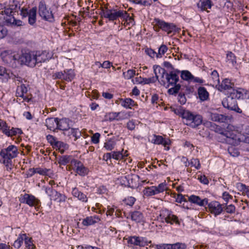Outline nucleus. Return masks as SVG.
Segmentation results:
<instances>
[{
  "mask_svg": "<svg viewBox=\"0 0 249 249\" xmlns=\"http://www.w3.org/2000/svg\"><path fill=\"white\" fill-rule=\"evenodd\" d=\"M158 218L162 223L165 222L167 224L171 225L173 224L174 223L178 225L180 224L178 216L173 214L172 211L166 208L162 209L160 211Z\"/></svg>",
  "mask_w": 249,
  "mask_h": 249,
  "instance_id": "4",
  "label": "nucleus"
},
{
  "mask_svg": "<svg viewBox=\"0 0 249 249\" xmlns=\"http://www.w3.org/2000/svg\"><path fill=\"white\" fill-rule=\"evenodd\" d=\"M153 69L154 72L155 74V76L154 77H157V80H159V74L161 75L162 78H163L165 75V73H167L166 71L164 68H162L159 65H154Z\"/></svg>",
  "mask_w": 249,
  "mask_h": 249,
  "instance_id": "37",
  "label": "nucleus"
},
{
  "mask_svg": "<svg viewBox=\"0 0 249 249\" xmlns=\"http://www.w3.org/2000/svg\"><path fill=\"white\" fill-rule=\"evenodd\" d=\"M228 95L235 100L249 99V91L242 88L233 89Z\"/></svg>",
  "mask_w": 249,
  "mask_h": 249,
  "instance_id": "12",
  "label": "nucleus"
},
{
  "mask_svg": "<svg viewBox=\"0 0 249 249\" xmlns=\"http://www.w3.org/2000/svg\"><path fill=\"white\" fill-rule=\"evenodd\" d=\"M58 118H49L46 120L45 124L47 128L53 131L56 129L55 125H57Z\"/></svg>",
  "mask_w": 249,
  "mask_h": 249,
  "instance_id": "33",
  "label": "nucleus"
},
{
  "mask_svg": "<svg viewBox=\"0 0 249 249\" xmlns=\"http://www.w3.org/2000/svg\"><path fill=\"white\" fill-rule=\"evenodd\" d=\"M180 72L181 73L180 77L184 80L191 81L194 78V75L189 71L183 70Z\"/></svg>",
  "mask_w": 249,
  "mask_h": 249,
  "instance_id": "40",
  "label": "nucleus"
},
{
  "mask_svg": "<svg viewBox=\"0 0 249 249\" xmlns=\"http://www.w3.org/2000/svg\"><path fill=\"white\" fill-rule=\"evenodd\" d=\"M10 126L8 125L7 123L3 121L0 120V130L5 135H9V132H8L9 130Z\"/></svg>",
  "mask_w": 249,
  "mask_h": 249,
  "instance_id": "44",
  "label": "nucleus"
},
{
  "mask_svg": "<svg viewBox=\"0 0 249 249\" xmlns=\"http://www.w3.org/2000/svg\"><path fill=\"white\" fill-rule=\"evenodd\" d=\"M71 121L68 118H64L62 119L57 118V125L56 129L64 131L70 128V123Z\"/></svg>",
  "mask_w": 249,
  "mask_h": 249,
  "instance_id": "24",
  "label": "nucleus"
},
{
  "mask_svg": "<svg viewBox=\"0 0 249 249\" xmlns=\"http://www.w3.org/2000/svg\"><path fill=\"white\" fill-rule=\"evenodd\" d=\"M36 7H34L30 10L27 8H22L20 11V14L22 16V18H28V23L34 26L36 21Z\"/></svg>",
  "mask_w": 249,
  "mask_h": 249,
  "instance_id": "11",
  "label": "nucleus"
},
{
  "mask_svg": "<svg viewBox=\"0 0 249 249\" xmlns=\"http://www.w3.org/2000/svg\"><path fill=\"white\" fill-rule=\"evenodd\" d=\"M109 121L113 120L120 121L127 119V114L124 112L121 111L119 112H112L108 114Z\"/></svg>",
  "mask_w": 249,
  "mask_h": 249,
  "instance_id": "27",
  "label": "nucleus"
},
{
  "mask_svg": "<svg viewBox=\"0 0 249 249\" xmlns=\"http://www.w3.org/2000/svg\"><path fill=\"white\" fill-rule=\"evenodd\" d=\"M131 219L136 223H141L144 221L143 213L138 211H135L130 213Z\"/></svg>",
  "mask_w": 249,
  "mask_h": 249,
  "instance_id": "30",
  "label": "nucleus"
},
{
  "mask_svg": "<svg viewBox=\"0 0 249 249\" xmlns=\"http://www.w3.org/2000/svg\"><path fill=\"white\" fill-rule=\"evenodd\" d=\"M228 62L231 63L232 66L236 64V56L231 52H228L226 57Z\"/></svg>",
  "mask_w": 249,
  "mask_h": 249,
  "instance_id": "49",
  "label": "nucleus"
},
{
  "mask_svg": "<svg viewBox=\"0 0 249 249\" xmlns=\"http://www.w3.org/2000/svg\"><path fill=\"white\" fill-rule=\"evenodd\" d=\"M151 241H148L146 237L133 236L128 237V243L139 247H144L151 243Z\"/></svg>",
  "mask_w": 249,
  "mask_h": 249,
  "instance_id": "15",
  "label": "nucleus"
},
{
  "mask_svg": "<svg viewBox=\"0 0 249 249\" xmlns=\"http://www.w3.org/2000/svg\"><path fill=\"white\" fill-rule=\"evenodd\" d=\"M211 77L214 82L220 83L219 74L216 70H213L211 73Z\"/></svg>",
  "mask_w": 249,
  "mask_h": 249,
  "instance_id": "61",
  "label": "nucleus"
},
{
  "mask_svg": "<svg viewBox=\"0 0 249 249\" xmlns=\"http://www.w3.org/2000/svg\"><path fill=\"white\" fill-rule=\"evenodd\" d=\"M167 50L168 47L167 46L164 44H162L159 48L158 53L156 55V57L157 58H161L162 55H163L167 52Z\"/></svg>",
  "mask_w": 249,
  "mask_h": 249,
  "instance_id": "47",
  "label": "nucleus"
},
{
  "mask_svg": "<svg viewBox=\"0 0 249 249\" xmlns=\"http://www.w3.org/2000/svg\"><path fill=\"white\" fill-rule=\"evenodd\" d=\"M52 77L53 79L64 80V74L63 71L56 72L53 74Z\"/></svg>",
  "mask_w": 249,
  "mask_h": 249,
  "instance_id": "60",
  "label": "nucleus"
},
{
  "mask_svg": "<svg viewBox=\"0 0 249 249\" xmlns=\"http://www.w3.org/2000/svg\"><path fill=\"white\" fill-rule=\"evenodd\" d=\"M116 144L113 139H109L105 142L104 147L107 150L111 151L114 148Z\"/></svg>",
  "mask_w": 249,
  "mask_h": 249,
  "instance_id": "43",
  "label": "nucleus"
},
{
  "mask_svg": "<svg viewBox=\"0 0 249 249\" xmlns=\"http://www.w3.org/2000/svg\"><path fill=\"white\" fill-rule=\"evenodd\" d=\"M143 192V194L147 196H151L157 195L155 191V186L145 187Z\"/></svg>",
  "mask_w": 249,
  "mask_h": 249,
  "instance_id": "42",
  "label": "nucleus"
},
{
  "mask_svg": "<svg viewBox=\"0 0 249 249\" xmlns=\"http://www.w3.org/2000/svg\"><path fill=\"white\" fill-rule=\"evenodd\" d=\"M213 5V1L211 0H199L197 3V6L201 11H207L211 9Z\"/></svg>",
  "mask_w": 249,
  "mask_h": 249,
  "instance_id": "26",
  "label": "nucleus"
},
{
  "mask_svg": "<svg viewBox=\"0 0 249 249\" xmlns=\"http://www.w3.org/2000/svg\"><path fill=\"white\" fill-rule=\"evenodd\" d=\"M209 118L213 122L225 123L228 121V117L225 115L216 112H210L209 113Z\"/></svg>",
  "mask_w": 249,
  "mask_h": 249,
  "instance_id": "25",
  "label": "nucleus"
},
{
  "mask_svg": "<svg viewBox=\"0 0 249 249\" xmlns=\"http://www.w3.org/2000/svg\"><path fill=\"white\" fill-rule=\"evenodd\" d=\"M123 16L122 17V19L124 20H125V21H129L130 23H131L132 25L133 24L132 23L134 22V18L130 16L129 14L125 11H124V13L123 14Z\"/></svg>",
  "mask_w": 249,
  "mask_h": 249,
  "instance_id": "63",
  "label": "nucleus"
},
{
  "mask_svg": "<svg viewBox=\"0 0 249 249\" xmlns=\"http://www.w3.org/2000/svg\"><path fill=\"white\" fill-rule=\"evenodd\" d=\"M64 80L68 82L71 81L75 76L74 70L71 69L64 70Z\"/></svg>",
  "mask_w": 249,
  "mask_h": 249,
  "instance_id": "36",
  "label": "nucleus"
},
{
  "mask_svg": "<svg viewBox=\"0 0 249 249\" xmlns=\"http://www.w3.org/2000/svg\"><path fill=\"white\" fill-rule=\"evenodd\" d=\"M145 53L149 56L151 58H154L155 56L156 57L157 53L151 48H146L145 49Z\"/></svg>",
  "mask_w": 249,
  "mask_h": 249,
  "instance_id": "64",
  "label": "nucleus"
},
{
  "mask_svg": "<svg viewBox=\"0 0 249 249\" xmlns=\"http://www.w3.org/2000/svg\"><path fill=\"white\" fill-rule=\"evenodd\" d=\"M18 154L17 147L14 145H10L7 148L1 150L0 156L3 160H7V162H8L11 161L12 159L17 157Z\"/></svg>",
  "mask_w": 249,
  "mask_h": 249,
  "instance_id": "8",
  "label": "nucleus"
},
{
  "mask_svg": "<svg viewBox=\"0 0 249 249\" xmlns=\"http://www.w3.org/2000/svg\"><path fill=\"white\" fill-rule=\"evenodd\" d=\"M168 247L170 249H186L187 245L185 243L177 242L175 244H169Z\"/></svg>",
  "mask_w": 249,
  "mask_h": 249,
  "instance_id": "48",
  "label": "nucleus"
},
{
  "mask_svg": "<svg viewBox=\"0 0 249 249\" xmlns=\"http://www.w3.org/2000/svg\"><path fill=\"white\" fill-rule=\"evenodd\" d=\"M124 10L112 8L108 9L107 6L102 8L100 15L101 17L107 18L110 21L116 20L119 18H122Z\"/></svg>",
  "mask_w": 249,
  "mask_h": 249,
  "instance_id": "3",
  "label": "nucleus"
},
{
  "mask_svg": "<svg viewBox=\"0 0 249 249\" xmlns=\"http://www.w3.org/2000/svg\"><path fill=\"white\" fill-rule=\"evenodd\" d=\"M18 9H20V7L14 1L12 4L5 6L4 10L0 12V24L6 25H21L22 21L17 20L14 17L15 13H18Z\"/></svg>",
  "mask_w": 249,
  "mask_h": 249,
  "instance_id": "1",
  "label": "nucleus"
},
{
  "mask_svg": "<svg viewBox=\"0 0 249 249\" xmlns=\"http://www.w3.org/2000/svg\"><path fill=\"white\" fill-rule=\"evenodd\" d=\"M136 71L135 70L130 69L127 70L126 72H124L123 75L125 79H130L135 75Z\"/></svg>",
  "mask_w": 249,
  "mask_h": 249,
  "instance_id": "52",
  "label": "nucleus"
},
{
  "mask_svg": "<svg viewBox=\"0 0 249 249\" xmlns=\"http://www.w3.org/2000/svg\"><path fill=\"white\" fill-rule=\"evenodd\" d=\"M54 147L57 148L61 154H63L65 150L68 149L69 145L63 142L57 141L55 142Z\"/></svg>",
  "mask_w": 249,
  "mask_h": 249,
  "instance_id": "39",
  "label": "nucleus"
},
{
  "mask_svg": "<svg viewBox=\"0 0 249 249\" xmlns=\"http://www.w3.org/2000/svg\"><path fill=\"white\" fill-rule=\"evenodd\" d=\"M12 73L10 75L5 68L0 66V78H2L3 80L7 81L9 79L14 78L12 77Z\"/></svg>",
  "mask_w": 249,
  "mask_h": 249,
  "instance_id": "38",
  "label": "nucleus"
},
{
  "mask_svg": "<svg viewBox=\"0 0 249 249\" xmlns=\"http://www.w3.org/2000/svg\"><path fill=\"white\" fill-rule=\"evenodd\" d=\"M99 221H100V218L98 215L87 216L82 220L81 225L84 227H87L93 225Z\"/></svg>",
  "mask_w": 249,
  "mask_h": 249,
  "instance_id": "23",
  "label": "nucleus"
},
{
  "mask_svg": "<svg viewBox=\"0 0 249 249\" xmlns=\"http://www.w3.org/2000/svg\"><path fill=\"white\" fill-rule=\"evenodd\" d=\"M203 124L206 127L210 128L211 130H213L215 128L218 129V130L215 131L220 134V136L218 137L219 141L220 142L231 145H235L237 143V141L239 139L238 138L235 131H230L227 130L220 129V128L219 127L218 125L209 121L204 122Z\"/></svg>",
  "mask_w": 249,
  "mask_h": 249,
  "instance_id": "2",
  "label": "nucleus"
},
{
  "mask_svg": "<svg viewBox=\"0 0 249 249\" xmlns=\"http://www.w3.org/2000/svg\"><path fill=\"white\" fill-rule=\"evenodd\" d=\"M71 165L74 166V171L80 176L85 177L88 175L89 168L85 167L81 161L74 159L71 161Z\"/></svg>",
  "mask_w": 249,
  "mask_h": 249,
  "instance_id": "14",
  "label": "nucleus"
},
{
  "mask_svg": "<svg viewBox=\"0 0 249 249\" xmlns=\"http://www.w3.org/2000/svg\"><path fill=\"white\" fill-rule=\"evenodd\" d=\"M23 240L24 238L22 236V234H19L17 239L15 241L13 246L15 248L18 249L21 247L22 244H23Z\"/></svg>",
  "mask_w": 249,
  "mask_h": 249,
  "instance_id": "51",
  "label": "nucleus"
},
{
  "mask_svg": "<svg viewBox=\"0 0 249 249\" xmlns=\"http://www.w3.org/2000/svg\"><path fill=\"white\" fill-rule=\"evenodd\" d=\"M223 106L229 110H233L237 113H242V110L238 107L236 100L229 95L224 99L222 102Z\"/></svg>",
  "mask_w": 249,
  "mask_h": 249,
  "instance_id": "13",
  "label": "nucleus"
},
{
  "mask_svg": "<svg viewBox=\"0 0 249 249\" xmlns=\"http://www.w3.org/2000/svg\"><path fill=\"white\" fill-rule=\"evenodd\" d=\"M151 142L155 144L163 145L165 147V149L166 150H168L170 149L169 145L171 144V141L169 139H164L161 136L154 134Z\"/></svg>",
  "mask_w": 249,
  "mask_h": 249,
  "instance_id": "19",
  "label": "nucleus"
},
{
  "mask_svg": "<svg viewBox=\"0 0 249 249\" xmlns=\"http://www.w3.org/2000/svg\"><path fill=\"white\" fill-rule=\"evenodd\" d=\"M197 94L198 98L201 102L207 101L209 99V93L206 89L203 87H199L198 88Z\"/></svg>",
  "mask_w": 249,
  "mask_h": 249,
  "instance_id": "31",
  "label": "nucleus"
},
{
  "mask_svg": "<svg viewBox=\"0 0 249 249\" xmlns=\"http://www.w3.org/2000/svg\"><path fill=\"white\" fill-rule=\"evenodd\" d=\"M188 164H190L191 166H194L196 169H199L200 168V163L198 159H193L191 160Z\"/></svg>",
  "mask_w": 249,
  "mask_h": 249,
  "instance_id": "58",
  "label": "nucleus"
},
{
  "mask_svg": "<svg viewBox=\"0 0 249 249\" xmlns=\"http://www.w3.org/2000/svg\"><path fill=\"white\" fill-rule=\"evenodd\" d=\"M22 237H23L26 248L27 249H34L35 248L34 245L32 242V239L31 237H28L26 234H22Z\"/></svg>",
  "mask_w": 249,
  "mask_h": 249,
  "instance_id": "41",
  "label": "nucleus"
},
{
  "mask_svg": "<svg viewBox=\"0 0 249 249\" xmlns=\"http://www.w3.org/2000/svg\"><path fill=\"white\" fill-rule=\"evenodd\" d=\"M188 201L199 206L204 207L208 204V199L205 198L201 199L199 196L192 195L189 197Z\"/></svg>",
  "mask_w": 249,
  "mask_h": 249,
  "instance_id": "22",
  "label": "nucleus"
},
{
  "mask_svg": "<svg viewBox=\"0 0 249 249\" xmlns=\"http://www.w3.org/2000/svg\"><path fill=\"white\" fill-rule=\"evenodd\" d=\"M155 25L159 29L170 34L172 32H176L178 30L177 26L173 23L166 22L159 18H155Z\"/></svg>",
  "mask_w": 249,
  "mask_h": 249,
  "instance_id": "10",
  "label": "nucleus"
},
{
  "mask_svg": "<svg viewBox=\"0 0 249 249\" xmlns=\"http://www.w3.org/2000/svg\"><path fill=\"white\" fill-rule=\"evenodd\" d=\"M207 205L209 211L211 213L214 214V216L220 214L224 211V208H223L224 204H221L217 201H213L210 203L208 202Z\"/></svg>",
  "mask_w": 249,
  "mask_h": 249,
  "instance_id": "16",
  "label": "nucleus"
},
{
  "mask_svg": "<svg viewBox=\"0 0 249 249\" xmlns=\"http://www.w3.org/2000/svg\"><path fill=\"white\" fill-rule=\"evenodd\" d=\"M38 7L39 15L43 19L50 22L54 21L52 12L48 9L44 0H41L39 1Z\"/></svg>",
  "mask_w": 249,
  "mask_h": 249,
  "instance_id": "7",
  "label": "nucleus"
},
{
  "mask_svg": "<svg viewBox=\"0 0 249 249\" xmlns=\"http://www.w3.org/2000/svg\"><path fill=\"white\" fill-rule=\"evenodd\" d=\"M35 61H36V64L41 63L46 61H48L52 57V55L46 51H34Z\"/></svg>",
  "mask_w": 249,
  "mask_h": 249,
  "instance_id": "17",
  "label": "nucleus"
},
{
  "mask_svg": "<svg viewBox=\"0 0 249 249\" xmlns=\"http://www.w3.org/2000/svg\"><path fill=\"white\" fill-rule=\"evenodd\" d=\"M173 86V87L171 88L168 90V93L169 94L175 95L178 93L180 90V91H181L182 89H184V88H182L179 84H176Z\"/></svg>",
  "mask_w": 249,
  "mask_h": 249,
  "instance_id": "45",
  "label": "nucleus"
},
{
  "mask_svg": "<svg viewBox=\"0 0 249 249\" xmlns=\"http://www.w3.org/2000/svg\"><path fill=\"white\" fill-rule=\"evenodd\" d=\"M157 80V77L152 76L150 78H143L142 79V85L149 84L151 83H154Z\"/></svg>",
  "mask_w": 249,
  "mask_h": 249,
  "instance_id": "56",
  "label": "nucleus"
},
{
  "mask_svg": "<svg viewBox=\"0 0 249 249\" xmlns=\"http://www.w3.org/2000/svg\"><path fill=\"white\" fill-rule=\"evenodd\" d=\"M3 61L12 67H16L18 64L19 54L7 50L1 53Z\"/></svg>",
  "mask_w": 249,
  "mask_h": 249,
  "instance_id": "6",
  "label": "nucleus"
},
{
  "mask_svg": "<svg viewBox=\"0 0 249 249\" xmlns=\"http://www.w3.org/2000/svg\"><path fill=\"white\" fill-rule=\"evenodd\" d=\"M167 189L166 182H162L158 185V186H155V191L157 194L163 192Z\"/></svg>",
  "mask_w": 249,
  "mask_h": 249,
  "instance_id": "53",
  "label": "nucleus"
},
{
  "mask_svg": "<svg viewBox=\"0 0 249 249\" xmlns=\"http://www.w3.org/2000/svg\"><path fill=\"white\" fill-rule=\"evenodd\" d=\"M111 154L112 159L116 160H120L124 158L123 154L120 151H113Z\"/></svg>",
  "mask_w": 249,
  "mask_h": 249,
  "instance_id": "59",
  "label": "nucleus"
},
{
  "mask_svg": "<svg viewBox=\"0 0 249 249\" xmlns=\"http://www.w3.org/2000/svg\"><path fill=\"white\" fill-rule=\"evenodd\" d=\"M8 132H9L10 135L6 136L10 137L16 136L17 135H20L23 133L21 129L15 127H12L11 129L10 128Z\"/></svg>",
  "mask_w": 249,
  "mask_h": 249,
  "instance_id": "50",
  "label": "nucleus"
},
{
  "mask_svg": "<svg viewBox=\"0 0 249 249\" xmlns=\"http://www.w3.org/2000/svg\"><path fill=\"white\" fill-rule=\"evenodd\" d=\"M66 199L67 197L65 195L62 194L56 190L52 197L51 198V200H53L55 201H57V202L61 203L65 202Z\"/></svg>",
  "mask_w": 249,
  "mask_h": 249,
  "instance_id": "35",
  "label": "nucleus"
},
{
  "mask_svg": "<svg viewBox=\"0 0 249 249\" xmlns=\"http://www.w3.org/2000/svg\"><path fill=\"white\" fill-rule=\"evenodd\" d=\"M175 112L185 120L184 123L187 125H189V123L191 121V119L193 118V116L194 114V113L189 110H186L183 108L175 110Z\"/></svg>",
  "mask_w": 249,
  "mask_h": 249,
  "instance_id": "18",
  "label": "nucleus"
},
{
  "mask_svg": "<svg viewBox=\"0 0 249 249\" xmlns=\"http://www.w3.org/2000/svg\"><path fill=\"white\" fill-rule=\"evenodd\" d=\"M71 194L74 197H76L79 200L83 202H88V198L87 196L80 191L77 188H73L72 189Z\"/></svg>",
  "mask_w": 249,
  "mask_h": 249,
  "instance_id": "28",
  "label": "nucleus"
},
{
  "mask_svg": "<svg viewBox=\"0 0 249 249\" xmlns=\"http://www.w3.org/2000/svg\"><path fill=\"white\" fill-rule=\"evenodd\" d=\"M188 126L196 128L202 124V117L200 115L194 114Z\"/></svg>",
  "mask_w": 249,
  "mask_h": 249,
  "instance_id": "29",
  "label": "nucleus"
},
{
  "mask_svg": "<svg viewBox=\"0 0 249 249\" xmlns=\"http://www.w3.org/2000/svg\"><path fill=\"white\" fill-rule=\"evenodd\" d=\"M74 159L72 158V156L71 155L61 156L58 158V163L60 165H66L69 163L71 164V161Z\"/></svg>",
  "mask_w": 249,
  "mask_h": 249,
  "instance_id": "34",
  "label": "nucleus"
},
{
  "mask_svg": "<svg viewBox=\"0 0 249 249\" xmlns=\"http://www.w3.org/2000/svg\"><path fill=\"white\" fill-rule=\"evenodd\" d=\"M180 71L178 70H177L176 71H171L169 73L167 72L165 75V80H161L160 82V84L168 88L170 86H174L177 84V82L179 81L178 73Z\"/></svg>",
  "mask_w": 249,
  "mask_h": 249,
  "instance_id": "9",
  "label": "nucleus"
},
{
  "mask_svg": "<svg viewBox=\"0 0 249 249\" xmlns=\"http://www.w3.org/2000/svg\"><path fill=\"white\" fill-rule=\"evenodd\" d=\"M71 131L72 136L75 138V141L81 137V133L78 128H71Z\"/></svg>",
  "mask_w": 249,
  "mask_h": 249,
  "instance_id": "62",
  "label": "nucleus"
},
{
  "mask_svg": "<svg viewBox=\"0 0 249 249\" xmlns=\"http://www.w3.org/2000/svg\"><path fill=\"white\" fill-rule=\"evenodd\" d=\"M233 83H232L230 79L225 78L222 81L221 84H219L217 89L220 92H224L227 90L228 95L229 92L232 91V89H233Z\"/></svg>",
  "mask_w": 249,
  "mask_h": 249,
  "instance_id": "20",
  "label": "nucleus"
},
{
  "mask_svg": "<svg viewBox=\"0 0 249 249\" xmlns=\"http://www.w3.org/2000/svg\"><path fill=\"white\" fill-rule=\"evenodd\" d=\"M120 101L121 106L125 108L131 109L133 107L137 106L135 101L130 98H122Z\"/></svg>",
  "mask_w": 249,
  "mask_h": 249,
  "instance_id": "32",
  "label": "nucleus"
},
{
  "mask_svg": "<svg viewBox=\"0 0 249 249\" xmlns=\"http://www.w3.org/2000/svg\"><path fill=\"white\" fill-rule=\"evenodd\" d=\"M171 196L175 198L176 202L178 203H181L182 202H187V200L184 197V196L181 194H176V193H173L171 195Z\"/></svg>",
  "mask_w": 249,
  "mask_h": 249,
  "instance_id": "46",
  "label": "nucleus"
},
{
  "mask_svg": "<svg viewBox=\"0 0 249 249\" xmlns=\"http://www.w3.org/2000/svg\"><path fill=\"white\" fill-rule=\"evenodd\" d=\"M178 99V102H179L180 104L184 105L186 103L187 100L183 89H181V91L179 93Z\"/></svg>",
  "mask_w": 249,
  "mask_h": 249,
  "instance_id": "55",
  "label": "nucleus"
},
{
  "mask_svg": "<svg viewBox=\"0 0 249 249\" xmlns=\"http://www.w3.org/2000/svg\"><path fill=\"white\" fill-rule=\"evenodd\" d=\"M35 59L34 51H25L22 52L21 54H19L18 64L34 67L36 65Z\"/></svg>",
  "mask_w": 249,
  "mask_h": 249,
  "instance_id": "5",
  "label": "nucleus"
},
{
  "mask_svg": "<svg viewBox=\"0 0 249 249\" xmlns=\"http://www.w3.org/2000/svg\"><path fill=\"white\" fill-rule=\"evenodd\" d=\"M20 202L23 203L28 204L30 206H34L38 205L39 203V200L36 199L34 196L25 194L20 198Z\"/></svg>",
  "mask_w": 249,
  "mask_h": 249,
  "instance_id": "21",
  "label": "nucleus"
},
{
  "mask_svg": "<svg viewBox=\"0 0 249 249\" xmlns=\"http://www.w3.org/2000/svg\"><path fill=\"white\" fill-rule=\"evenodd\" d=\"M226 204H227L225 205L224 204V206H223V208H224V210L226 212L230 214L234 213L235 211V207L234 205L232 204L227 205Z\"/></svg>",
  "mask_w": 249,
  "mask_h": 249,
  "instance_id": "54",
  "label": "nucleus"
},
{
  "mask_svg": "<svg viewBox=\"0 0 249 249\" xmlns=\"http://www.w3.org/2000/svg\"><path fill=\"white\" fill-rule=\"evenodd\" d=\"M136 201V198L133 196H128L124 199V203L128 206H132Z\"/></svg>",
  "mask_w": 249,
  "mask_h": 249,
  "instance_id": "57",
  "label": "nucleus"
}]
</instances>
